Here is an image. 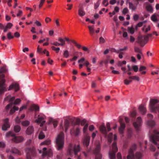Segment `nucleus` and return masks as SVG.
Segmentation results:
<instances>
[{
    "label": "nucleus",
    "instance_id": "obj_43",
    "mask_svg": "<svg viewBox=\"0 0 159 159\" xmlns=\"http://www.w3.org/2000/svg\"><path fill=\"white\" fill-rule=\"evenodd\" d=\"M22 125L24 126H26L30 124V122L28 120H25L21 123Z\"/></svg>",
    "mask_w": 159,
    "mask_h": 159
},
{
    "label": "nucleus",
    "instance_id": "obj_56",
    "mask_svg": "<svg viewBox=\"0 0 159 159\" xmlns=\"http://www.w3.org/2000/svg\"><path fill=\"white\" fill-rule=\"evenodd\" d=\"M45 0H41L40 4L39 6V9H40L43 6L44 2L45 1Z\"/></svg>",
    "mask_w": 159,
    "mask_h": 159
},
{
    "label": "nucleus",
    "instance_id": "obj_49",
    "mask_svg": "<svg viewBox=\"0 0 159 159\" xmlns=\"http://www.w3.org/2000/svg\"><path fill=\"white\" fill-rule=\"evenodd\" d=\"M58 40L61 42L60 43L61 46H63L65 44V41L61 38H59L58 39Z\"/></svg>",
    "mask_w": 159,
    "mask_h": 159
},
{
    "label": "nucleus",
    "instance_id": "obj_53",
    "mask_svg": "<svg viewBox=\"0 0 159 159\" xmlns=\"http://www.w3.org/2000/svg\"><path fill=\"white\" fill-rule=\"evenodd\" d=\"M102 4L106 7H107L109 4L107 0H104L102 2Z\"/></svg>",
    "mask_w": 159,
    "mask_h": 159
},
{
    "label": "nucleus",
    "instance_id": "obj_41",
    "mask_svg": "<svg viewBox=\"0 0 159 159\" xmlns=\"http://www.w3.org/2000/svg\"><path fill=\"white\" fill-rule=\"evenodd\" d=\"M51 143V141L50 140H46L42 143H41V145H48L50 144Z\"/></svg>",
    "mask_w": 159,
    "mask_h": 159
},
{
    "label": "nucleus",
    "instance_id": "obj_30",
    "mask_svg": "<svg viewBox=\"0 0 159 159\" xmlns=\"http://www.w3.org/2000/svg\"><path fill=\"white\" fill-rule=\"evenodd\" d=\"M13 26V25L11 23H8L6 25L4 30V32H6L8 29H10Z\"/></svg>",
    "mask_w": 159,
    "mask_h": 159
},
{
    "label": "nucleus",
    "instance_id": "obj_32",
    "mask_svg": "<svg viewBox=\"0 0 159 159\" xmlns=\"http://www.w3.org/2000/svg\"><path fill=\"white\" fill-rule=\"evenodd\" d=\"M19 109V108L16 106H14L12 109H11L10 111V114L12 115L16 111H17Z\"/></svg>",
    "mask_w": 159,
    "mask_h": 159
},
{
    "label": "nucleus",
    "instance_id": "obj_61",
    "mask_svg": "<svg viewBox=\"0 0 159 159\" xmlns=\"http://www.w3.org/2000/svg\"><path fill=\"white\" fill-rule=\"evenodd\" d=\"M139 18V16L137 14L134 15L133 16V19L134 20H137Z\"/></svg>",
    "mask_w": 159,
    "mask_h": 159
},
{
    "label": "nucleus",
    "instance_id": "obj_24",
    "mask_svg": "<svg viewBox=\"0 0 159 159\" xmlns=\"http://www.w3.org/2000/svg\"><path fill=\"white\" fill-rule=\"evenodd\" d=\"M29 110L30 111H39V107L37 105L33 104L30 107Z\"/></svg>",
    "mask_w": 159,
    "mask_h": 159
},
{
    "label": "nucleus",
    "instance_id": "obj_45",
    "mask_svg": "<svg viewBox=\"0 0 159 159\" xmlns=\"http://www.w3.org/2000/svg\"><path fill=\"white\" fill-rule=\"evenodd\" d=\"M128 31L131 34H133L134 32V30L133 27H128Z\"/></svg>",
    "mask_w": 159,
    "mask_h": 159
},
{
    "label": "nucleus",
    "instance_id": "obj_29",
    "mask_svg": "<svg viewBox=\"0 0 159 159\" xmlns=\"http://www.w3.org/2000/svg\"><path fill=\"white\" fill-rule=\"evenodd\" d=\"M88 27L89 28L90 34L91 36H92L93 34L95 32V30L94 29L93 26H88Z\"/></svg>",
    "mask_w": 159,
    "mask_h": 159
},
{
    "label": "nucleus",
    "instance_id": "obj_23",
    "mask_svg": "<svg viewBox=\"0 0 159 159\" xmlns=\"http://www.w3.org/2000/svg\"><path fill=\"white\" fill-rule=\"evenodd\" d=\"M139 109L140 113L143 115H144L146 112L147 110L146 108L142 105L139 107Z\"/></svg>",
    "mask_w": 159,
    "mask_h": 159
},
{
    "label": "nucleus",
    "instance_id": "obj_13",
    "mask_svg": "<svg viewBox=\"0 0 159 159\" xmlns=\"http://www.w3.org/2000/svg\"><path fill=\"white\" fill-rule=\"evenodd\" d=\"M137 121L133 123V125L136 130L138 131L139 130L140 127L141 125L142 120L140 117H139L137 118Z\"/></svg>",
    "mask_w": 159,
    "mask_h": 159
},
{
    "label": "nucleus",
    "instance_id": "obj_18",
    "mask_svg": "<svg viewBox=\"0 0 159 159\" xmlns=\"http://www.w3.org/2000/svg\"><path fill=\"white\" fill-rule=\"evenodd\" d=\"M44 119V117L43 116L39 115L38 119L35 120V122L38 123H41L40 126H42L45 122V121L43 120Z\"/></svg>",
    "mask_w": 159,
    "mask_h": 159
},
{
    "label": "nucleus",
    "instance_id": "obj_7",
    "mask_svg": "<svg viewBox=\"0 0 159 159\" xmlns=\"http://www.w3.org/2000/svg\"><path fill=\"white\" fill-rule=\"evenodd\" d=\"M100 143L99 142H97L96 144V148L93 151V152L96 155V159H102V155L100 153Z\"/></svg>",
    "mask_w": 159,
    "mask_h": 159
},
{
    "label": "nucleus",
    "instance_id": "obj_14",
    "mask_svg": "<svg viewBox=\"0 0 159 159\" xmlns=\"http://www.w3.org/2000/svg\"><path fill=\"white\" fill-rule=\"evenodd\" d=\"M36 154V152L34 149L29 148V152L27 153L26 156V159H32L31 155L33 156L34 157L35 156Z\"/></svg>",
    "mask_w": 159,
    "mask_h": 159
},
{
    "label": "nucleus",
    "instance_id": "obj_10",
    "mask_svg": "<svg viewBox=\"0 0 159 159\" xmlns=\"http://www.w3.org/2000/svg\"><path fill=\"white\" fill-rule=\"evenodd\" d=\"M148 40L147 38L144 36H139L136 42L139 43L141 47H143L147 43Z\"/></svg>",
    "mask_w": 159,
    "mask_h": 159
},
{
    "label": "nucleus",
    "instance_id": "obj_64",
    "mask_svg": "<svg viewBox=\"0 0 159 159\" xmlns=\"http://www.w3.org/2000/svg\"><path fill=\"white\" fill-rule=\"evenodd\" d=\"M86 122V120L85 119H84L82 120L81 121H80L81 125V126L84 125L85 123Z\"/></svg>",
    "mask_w": 159,
    "mask_h": 159
},
{
    "label": "nucleus",
    "instance_id": "obj_17",
    "mask_svg": "<svg viewBox=\"0 0 159 159\" xmlns=\"http://www.w3.org/2000/svg\"><path fill=\"white\" fill-rule=\"evenodd\" d=\"M147 117L150 119L147 122L148 125L150 126H153L155 125V122L154 121L151 120L153 118V115L151 114H148Z\"/></svg>",
    "mask_w": 159,
    "mask_h": 159
},
{
    "label": "nucleus",
    "instance_id": "obj_2",
    "mask_svg": "<svg viewBox=\"0 0 159 159\" xmlns=\"http://www.w3.org/2000/svg\"><path fill=\"white\" fill-rule=\"evenodd\" d=\"M6 71L4 67H2L0 70V94L3 93L6 91V86L5 84V80L4 79L5 75L3 74Z\"/></svg>",
    "mask_w": 159,
    "mask_h": 159
},
{
    "label": "nucleus",
    "instance_id": "obj_5",
    "mask_svg": "<svg viewBox=\"0 0 159 159\" xmlns=\"http://www.w3.org/2000/svg\"><path fill=\"white\" fill-rule=\"evenodd\" d=\"M159 102V100L157 99H152L150 100V108L152 112H159V104H156Z\"/></svg>",
    "mask_w": 159,
    "mask_h": 159
},
{
    "label": "nucleus",
    "instance_id": "obj_36",
    "mask_svg": "<svg viewBox=\"0 0 159 159\" xmlns=\"http://www.w3.org/2000/svg\"><path fill=\"white\" fill-rule=\"evenodd\" d=\"M143 31L145 33H147L150 30V27L149 25H148V27L145 28V26H144L142 28Z\"/></svg>",
    "mask_w": 159,
    "mask_h": 159
},
{
    "label": "nucleus",
    "instance_id": "obj_26",
    "mask_svg": "<svg viewBox=\"0 0 159 159\" xmlns=\"http://www.w3.org/2000/svg\"><path fill=\"white\" fill-rule=\"evenodd\" d=\"M11 152L13 153L17 154L19 155H21L20 151L15 148H12L11 150Z\"/></svg>",
    "mask_w": 159,
    "mask_h": 159
},
{
    "label": "nucleus",
    "instance_id": "obj_11",
    "mask_svg": "<svg viewBox=\"0 0 159 159\" xmlns=\"http://www.w3.org/2000/svg\"><path fill=\"white\" fill-rule=\"evenodd\" d=\"M15 97H11V95H9L4 98L5 101H8L10 103L8 104L6 107V109L8 110L12 107L13 105V101L15 100Z\"/></svg>",
    "mask_w": 159,
    "mask_h": 159
},
{
    "label": "nucleus",
    "instance_id": "obj_19",
    "mask_svg": "<svg viewBox=\"0 0 159 159\" xmlns=\"http://www.w3.org/2000/svg\"><path fill=\"white\" fill-rule=\"evenodd\" d=\"M12 141L16 143H18L24 141V138L22 136L16 137L15 135L12 139Z\"/></svg>",
    "mask_w": 159,
    "mask_h": 159
},
{
    "label": "nucleus",
    "instance_id": "obj_8",
    "mask_svg": "<svg viewBox=\"0 0 159 159\" xmlns=\"http://www.w3.org/2000/svg\"><path fill=\"white\" fill-rule=\"evenodd\" d=\"M107 129L104 124L100 126L99 129L100 132L103 134L107 135V132L110 131L111 129L110 127V124L109 123H107L106 124Z\"/></svg>",
    "mask_w": 159,
    "mask_h": 159
},
{
    "label": "nucleus",
    "instance_id": "obj_58",
    "mask_svg": "<svg viewBox=\"0 0 159 159\" xmlns=\"http://www.w3.org/2000/svg\"><path fill=\"white\" fill-rule=\"evenodd\" d=\"M146 68L145 66H141L139 68V71H142L146 70Z\"/></svg>",
    "mask_w": 159,
    "mask_h": 159
},
{
    "label": "nucleus",
    "instance_id": "obj_25",
    "mask_svg": "<svg viewBox=\"0 0 159 159\" xmlns=\"http://www.w3.org/2000/svg\"><path fill=\"white\" fill-rule=\"evenodd\" d=\"M34 131V127L33 126H29L27 128L26 132L27 134L30 135Z\"/></svg>",
    "mask_w": 159,
    "mask_h": 159
},
{
    "label": "nucleus",
    "instance_id": "obj_27",
    "mask_svg": "<svg viewBox=\"0 0 159 159\" xmlns=\"http://www.w3.org/2000/svg\"><path fill=\"white\" fill-rule=\"evenodd\" d=\"M85 12L83 10V8H80L78 10V14L80 16H83L85 15Z\"/></svg>",
    "mask_w": 159,
    "mask_h": 159
},
{
    "label": "nucleus",
    "instance_id": "obj_50",
    "mask_svg": "<svg viewBox=\"0 0 159 159\" xmlns=\"http://www.w3.org/2000/svg\"><path fill=\"white\" fill-rule=\"evenodd\" d=\"M126 63V61H119L118 62V66H121L123 64H125Z\"/></svg>",
    "mask_w": 159,
    "mask_h": 159
},
{
    "label": "nucleus",
    "instance_id": "obj_16",
    "mask_svg": "<svg viewBox=\"0 0 159 159\" xmlns=\"http://www.w3.org/2000/svg\"><path fill=\"white\" fill-rule=\"evenodd\" d=\"M52 154V151L51 149L49 150L48 151H47V148H43V152L42 156L44 157L46 156L48 157H51Z\"/></svg>",
    "mask_w": 159,
    "mask_h": 159
},
{
    "label": "nucleus",
    "instance_id": "obj_22",
    "mask_svg": "<svg viewBox=\"0 0 159 159\" xmlns=\"http://www.w3.org/2000/svg\"><path fill=\"white\" fill-rule=\"evenodd\" d=\"M13 89H15L16 92L18 91L19 89L18 84L17 83L12 84L9 86L8 90H11Z\"/></svg>",
    "mask_w": 159,
    "mask_h": 159
},
{
    "label": "nucleus",
    "instance_id": "obj_42",
    "mask_svg": "<svg viewBox=\"0 0 159 159\" xmlns=\"http://www.w3.org/2000/svg\"><path fill=\"white\" fill-rule=\"evenodd\" d=\"M129 78L130 79H132L133 80H135L138 81H139L140 80L139 77L136 76H129Z\"/></svg>",
    "mask_w": 159,
    "mask_h": 159
},
{
    "label": "nucleus",
    "instance_id": "obj_46",
    "mask_svg": "<svg viewBox=\"0 0 159 159\" xmlns=\"http://www.w3.org/2000/svg\"><path fill=\"white\" fill-rule=\"evenodd\" d=\"M63 55L66 58H68L69 56L68 51V50H66L64 51L63 53Z\"/></svg>",
    "mask_w": 159,
    "mask_h": 159
},
{
    "label": "nucleus",
    "instance_id": "obj_4",
    "mask_svg": "<svg viewBox=\"0 0 159 159\" xmlns=\"http://www.w3.org/2000/svg\"><path fill=\"white\" fill-rule=\"evenodd\" d=\"M64 135L63 132H61L58 135L56 139V143L57 149L60 150L63 148L64 145Z\"/></svg>",
    "mask_w": 159,
    "mask_h": 159
},
{
    "label": "nucleus",
    "instance_id": "obj_28",
    "mask_svg": "<svg viewBox=\"0 0 159 159\" xmlns=\"http://www.w3.org/2000/svg\"><path fill=\"white\" fill-rule=\"evenodd\" d=\"M64 127L65 129V132H66L69 126L70 122L67 120H66L64 121Z\"/></svg>",
    "mask_w": 159,
    "mask_h": 159
},
{
    "label": "nucleus",
    "instance_id": "obj_12",
    "mask_svg": "<svg viewBox=\"0 0 159 159\" xmlns=\"http://www.w3.org/2000/svg\"><path fill=\"white\" fill-rule=\"evenodd\" d=\"M123 118L121 117H119V122L120 124V126L119 128V133L121 134H123L125 127V123L123 122Z\"/></svg>",
    "mask_w": 159,
    "mask_h": 159
},
{
    "label": "nucleus",
    "instance_id": "obj_31",
    "mask_svg": "<svg viewBox=\"0 0 159 159\" xmlns=\"http://www.w3.org/2000/svg\"><path fill=\"white\" fill-rule=\"evenodd\" d=\"M134 49L135 52L138 53L142 55H143L142 50L139 48L135 46L134 48Z\"/></svg>",
    "mask_w": 159,
    "mask_h": 159
},
{
    "label": "nucleus",
    "instance_id": "obj_62",
    "mask_svg": "<svg viewBox=\"0 0 159 159\" xmlns=\"http://www.w3.org/2000/svg\"><path fill=\"white\" fill-rule=\"evenodd\" d=\"M94 129V127L93 125H91L89 127V130L90 131H93Z\"/></svg>",
    "mask_w": 159,
    "mask_h": 159
},
{
    "label": "nucleus",
    "instance_id": "obj_48",
    "mask_svg": "<svg viewBox=\"0 0 159 159\" xmlns=\"http://www.w3.org/2000/svg\"><path fill=\"white\" fill-rule=\"evenodd\" d=\"M146 8L147 10L148 11H151L152 10V7L150 4L148 5L146 7Z\"/></svg>",
    "mask_w": 159,
    "mask_h": 159
},
{
    "label": "nucleus",
    "instance_id": "obj_47",
    "mask_svg": "<svg viewBox=\"0 0 159 159\" xmlns=\"http://www.w3.org/2000/svg\"><path fill=\"white\" fill-rule=\"evenodd\" d=\"M151 20L154 22H157L158 21L156 16L155 15H153L151 17Z\"/></svg>",
    "mask_w": 159,
    "mask_h": 159
},
{
    "label": "nucleus",
    "instance_id": "obj_59",
    "mask_svg": "<svg viewBox=\"0 0 159 159\" xmlns=\"http://www.w3.org/2000/svg\"><path fill=\"white\" fill-rule=\"evenodd\" d=\"M52 123L53 125H54V128H55L57 127V125L58 122L57 120H52Z\"/></svg>",
    "mask_w": 159,
    "mask_h": 159
},
{
    "label": "nucleus",
    "instance_id": "obj_3",
    "mask_svg": "<svg viewBox=\"0 0 159 159\" xmlns=\"http://www.w3.org/2000/svg\"><path fill=\"white\" fill-rule=\"evenodd\" d=\"M159 132L156 130H153V132L149 131V135L150 140L154 144L156 145L157 148L159 149V144L157 142H159Z\"/></svg>",
    "mask_w": 159,
    "mask_h": 159
},
{
    "label": "nucleus",
    "instance_id": "obj_55",
    "mask_svg": "<svg viewBox=\"0 0 159 159\" xmlns=\"http://www.w3.org/2000/svg\"><path fill=\"white\" fill-rule=\"evenodd\" d=\"M6 146L5 143L2 142H0V148H4Z\"/></svg>",
    "mask_w": 159,
    "mask_h": 159
},
{
    "label": "nucleus",
    "instance_id": "obj_51",
    "mask_svg": "<svg viewBox=\"0 0 159 159\" xmlns=\"http://www.w3.org/2000/svg\"><path fill=\"white\" fill-rule=\"evenodd\" d=\"M7 37L8 39H10L14 38V36L12 35V33L11 32H9L7 34Z\"/></svg>",
    "mask_w": 159,
    "mask_h": 159
},
{
    "label": "nucleus",
    "instance_id": "obj_63",
    "mask_svg": "<svg viewBox=\"0 0 159 159\" xmlns=\"http://www.w3.org/2000/svg\"><path fill=\"white\" fill-rule=\"evenodd\" d=\"M99 41L100 43H104L105 42V40L102 37H101L99 38Z\"/></svg>",
    "mask_w": 159,
    "mask_h": 159
},
{
    "label": "nucleus",
    "instance_id": "obj_21",
    "mask_svg": "<svg viewBox=\"0 0 159 159\" xmlns=\"http://www.w3.org/2000/svg\"><path fill=\"white\" fill-rule=\"evenodd\" d=\"M90 137L89 136H86L84 139L83 141V145L86 147H88L89 145L90 142Z\"/></svg>",
    "mask_w": 159,
    "mask_h": 159
},
{
    "label": "nucleus",
    "instance_id": "obj_34",
    "mask_svg": "<svg viewBox=\"0 0 159 159\" xmlns=\"http://www.w3.org/2000/svg\"><path fill=\"white\" fill-rule=\"evenodd\" d=\"M132 136V131L130 129H129L128 130L127 133V138L130 139L131 138Z\"/></svg>",
    "mask_w": 159,
    "mask_h": 159
},
{
    "label": "nucleus",
    "instance_id": "obj_37",
    "mask_svg": "<svg viewBox=\"0 0 159 159\" xmlns=\"http://www.w3.org/2000/svg\"><path fill=\"white\" fill-rule=\"evenodd\" d=\"M21 128L20 126L15 125L14 127V130L16 133L19 132Z\"/></svg>",
    "mask_w": 159,
    "mask_h": 159
},
{
    "label": "nucleus",
    "instance_id": "obj_38",
    "mask_svg": "<svg viewBox=\"0 0 159 159\" xmlns=\"http://www.w3.org/2000/svg\"><path fill=\"white\" fill-rule=\"evenodd\" d=\"M113 134L112 133H110L108 136V141L110 143H111L112 140Z\"/></svg>",
    "mask_w": 159,
    "mask_h": 159
},
{
    "label": "nucleus",
    "instance_id": "obj_6",
    "mask_svg": "<svg viewBox=\"0 0 159 159\" xmlns=\"http://www.w3.org/2000/svg\"><path fill=\"white\" fill-rule=\"evenodd\" d=\"M80 151V146L79 145H75L73 148L72 147V145H70V147L68 150V153L69 155L72 157L73 154L75 156H76L78 152Z\"/></svg>",
    "mask_w": 159,
    "mask_h": 159
},
{
    "label": "nucleus",
    "instance_id": "obj_9",
    "mask_svg": "<svg viewBox=\"0 0 159 159\" xmlns=\"http://www.w3.org/2000/svg\"><path fill=\"white\" fill-rule=\"evenodd\" d=\"M118 148L117 147L116 143L114 142L112 144L111 152H109V156L110 159H115L116 158L115 153L117 151Z\"/></svg>",
    "mask_w": 159,
    "mask_h": 159
},
{
    "label": "nucleus",
    "instance_id": "obj_35",
    "mask_svg": "<svg viewBox=\"0 0 159 159\" xmlns=\"http://www.w3.org/2000/svg\"><path fill=\"white\" fill-rule=\"evenodd\" d=\"M15 135V134L13 133L12 131H10L7 133L6 136V137H8L11 136L13 137H14Z\"/></svg>",
    "mask_w": 159,
    "mask_h": 159
},
{
    "label": "nucleus",
    "instance_id": "obj_54",
    "mask_svg": "<svg viewBox=\"0 0 159 159\" xmlns=\"http://www.w3.org/2000/svg\"><path fill=\"white\" fill-rule=\"evenodd\" d=\"M132 68L133 69L134 71L135 72H137L138 70V68L137 66L134 65L132 66Z\"/></svg>",
    "mask_w": 159,
    "mask_h": 159
},
{
    "label": "nucleus",
    "instance_id": "obj_15",
    "mask_svg": "<svg viewBox=\"0 0 159 159\" xmlns=\"http://www.w3.org/2000/svg\"><path fill=\"white\" fill-rule=\"evenodd\" d=\"M4 123L2 126V129L3 131H6L8 128L10 127V125L8 123L9 119L7 118L4 120Z\"/></svg>",
    "mask_w": 159,
    "mask_h": 159
},
{
    "label": "nucleus",
    "instance_id": "obj_52",
    "mask_svg": "<svg viewBox=\"0 0 159 159\" xmlns=\"http://www.w3.org/2000/svg\"><path fill=\"white\" fill-rule=\"evenodd\" d=\"M21 101V100L19 98H17L16 99L15 101H14V103H13V104H14L15 105H16L19 103Z\"/></svg>",
    "mask_w": 159,
    "mask_h": 159
},
{
    "label": "nucleus",
    "instance_id": "obj_33",
    "mask_svg": "<svg viewBox=\"0 0 159 159\" xmlns=\"http://www.w3.org/2000/svg\"><path fill=\"white\" fill-rule=\"evenodd\" d=\"M129 8L132 10L134 11L136 9V7L130 2L129 3Z\"/></svg>",
    "mask_w": 159,
    "mask_h": 159
},
{
    "label": "nucleus",
    "instance_id": "obj_44",
    "mask_svg": "<svg viewBox=\"0 0 159 159\" xmlns=\"http://www.w3.org/2000/svg\"><path fill=\"white\" fill-rule=\"evenodd\" d=\"M89 126V124L86 123L83 129V131L84 133H85L87 131Z\"/></svg>",
    "mask_w": 159,
    "mask_h": 159
},
{
    "label": "nucleus",
    "instance_id": "obj_1",
    "mask_svg": "<svg viewBox=\"0 0 159 159\" xmlns=\"http://www.w3.org/2000/svg\"><path fill=\"white\" fill-rule=\"evenodd\" d=\"M137 147L136 144L134 143L132 144L129 150L128 154L127 156V159H141L142 158L143 155L140 152H137L135 154L134 153V152L136 150Z\"/></svg>",
    "mask_w": 159,
    "mask_h": 159
},
{
    "label": "nucleus",
    "instance_id": "obj_39",
    "mask_svg": "<svg viewBox=\"0 0 159 159\" xmlns=\"http://www.w3.org/2000/svg\"><path fill=\"white\" fill-rule=\"evenodd\" d=\"M70 41L73 43L76 47H77L79 48H80L81 47H82V46L81 45L77 44V42L75 41V40H71Z\"/></svg>",
    "mask_w": 159,
    "mask_h": 159
},
{
    "label": "nucleus",
    "instance_id": "obj_20",
    "mask_svg": "<svg viewBox=\"0 0 159 159\" xmlns=\"http://www.w3.org/2000/svg\"><path fill=\"white\" fill-rule=\"evenodd\" d=\"M80 133V129L79 128H77L75 129H74L71 130L70 133L71 135H74L75 136L78 135Z\"/></svg>",
    "mask_w": 159,
    "mask_h": 159
},
{
    "label": "nucleus",
    "instance_id": "obj_57",
    "mask_svg": "<svg viewBox=\"0 0 159 159\" xmlns=\"http://www.w3.org/2000/svg\"><path fill=\"white\" fill-rule=\"evenodd\" d=\"M110 51L112 52H115L116 53H119V51L116 50L115 48H111L110 49Z\"/></svg>",
    "mask_w": 159,
    "mask_h": 159
},
{
    "label": "nucleus",
    "instance_id": "obj_60",
    "mask_svg": "<svg viewBox=\"0 0 159 159\" xmlns=\"http://www.w3.org/2000/svg\"><path fill=\"white\" fill-rule=\"evenodd\" d=\"M100 3L98 1L97 3L94 4V8L95 9H96L99 6Z\"/></svg>",
    "mask_w": 159,
    "mask_h": 159
},
{
    "label": "nucleus",
    "instance_id": "obj_40",
    "mask_svg": "<svg viewBox=\"0 0 159 159\" xmlns=\"http://www.w3.org/2000/svg\"><path fill=\"white\" fill-rule=\"evenodd\" d=\"M45 137V135L43 132H41L39 133V139H42Z\"/></svg>",
    "mask_w": 159,
    "mask_h": 159
}]
</instances>
